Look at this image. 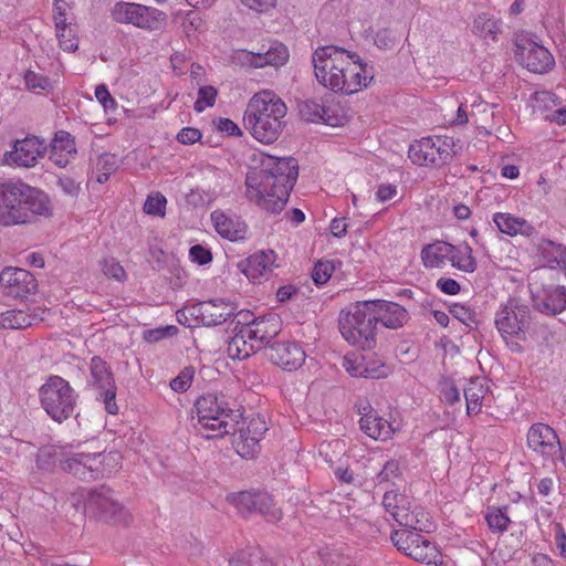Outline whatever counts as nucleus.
<instances>
[{"label":"nucleus","mask_w":566,"mask_h":566,"mask_svg":"<svg viewBox=\"0 0 566 566\" xmlns=\"http://www.w3.org/2000/svg\"><path fill=\"white\" fill-rule=\"evenodd\" d=\"M450 313L452 314V316L454 318L459 319L460 322H462L463 324H465L468 326L474 322L473 312L464 305L453 304L450 307Z\"/></svg>","instance_id":"bf43d9fd"},{"label":"nucleus","mask_w":566,"mask_h":566,"mask_svg":"<svg viewBox=\"0 0 566 566\" xmlns=\"http://www.w3.org/2000/svg\"><path fill=\"white\" fill-rule=\"evenodd\" d=\"M95 97L103 105L105 111L115 109L117 106L116 101L109 94L107 87L104 84L97 85L95 88Z\"/></svg>","instance_id":"13d9d810"},{"label":"nucleus","mask_w":566,"mask_h":566,"mask_svg":"<svg viewBox=\"0 0 566 566\" xmlns=\"http://www.w3.org/2000/svg\"><path fill=\"white\" fill-rule=\"evenodd\" d=\"M298 176V165L292 157L266 156L261 169L247 176V197L260 208L279 213L285 207Z\"/></svg>","instance_id":"f257e3e1"},{"label":"nucleus","mask_w":566,"mask_h":566,"mask_svg":"<svg viewBox=\"0 0 566 566\" xmlns=\"http://www.w3.org/2000/svg\"><path fill=\"white\" fill-rule=\"evenodd\" d=\"M532 323L531 310L516 298H510L502 304L495 315V325L501 336L524 338Z\"/></svg>","instance_id":"1a4fd4ad"},{"label":"nucleus","mask_w":566,"mask_h":566,"mask_svg":"<svg viewBox=\"0 0 566 566\" xmlns=\"http://www.w3.org/2000/svg\"><path fill=\"white\" fill-rule=\"evenodd\" d=\"M255 492L242 491L228 495L227 500L237 507V510L245 515L251 514L253 507Z\"/></svg>","instance_id":"c03bdc74"},{"label":"nucleus","mask_w":566,"mask_h":566,"mask_svg":"<svg viewBox=\"0 0 566 566\" xmlns=\"http://www.w3.org/2000/svg\"><path fill=\"white\" fill-rule=\"evenodd\" d=\"M76 154L75 143L71 135L66 132H59L52 142L50 150V160L56 166L63 168L70 159Z\"/></svg>","instance_id":"c756f323"},{"label":"nucleus","mask_w":566,"mask_h":566,"mask_svg":"<svg viewBox=\"0 0 566 566\" xmlns=\"http://www.w3.org/2000/svg\"><path fill=\"white\" fill-rule=\"evenodd\" d=\"M455 251L457 247L444 241H437L422 248L421 259L426 268H442Z\"/></svg>","instance_id":"7c9ffc66"},{"label":"nucleus","mask_w":566,"mask_h":566,"mask_svg":"<svg viewBox=\"0 0 566 566\" xmlns=\"http://www.w3.org/2000/svg\"><path fill=\"white\" fill-rule=\"evenodd\" d=\"M101 459H103V465L106 468V474L113 472L122 462V455L118 451L101 452Z\"/></svg>","instance_id":"69168bd1"},{"label":"nucleus","mask_w":566,"mask_h":566,"mask_svg":"<svg viewBox=\"0 0 566 566\" xmlns=\"http://www.w3.org/2000/svg\"><path fill=\"white\" fill-rule=\"evenodd\" d=\"M195 407L197 421L193 427L202 437L213 439L237 432L241 413L230 408L223 395L206 394L197 399Z\"/></svg>","instance_id":"20e7f679"},{"label":"nucleus","mask_w":566,"mask_h":566,"mask_svg":"<svg viewBox=\"0 0 566 566\" xmlns=\"http://www.w3.org/2000/svg\"><path fill=\"white\" fill-rule=\"evenodd\" d=\"M87 388L93 390L97 399H102L105 410L111 415L118 412L115 401L116 385L111 367L98 356H94L90 363V377Z\"/></svg>","instance_id":"9b49d317"},{"label":"nucleus","mask_w":566,"mask_h":566,"mask_svg":"<svg viewBox=\"0 0 566 566\" xmlns=\"http://www.w3.org/2000/svg\"><path fill=\"white\" fill-rule=\"evenodd\" d=\"M39 397L45 412L61 423L74 415L78 395L67 380L54 375L40 387Z\"/></svg>","instance_id":"423d86ee"},{"label":"nucleus","mask_w":566,"mask_h":566,"mask_svg":"<svg viewBox=\"0 0 566 566\" xmlns=\"http://www.w3.org/2000/svg\"><path fill=\"white\" fill-rule=\"evenodd\" d=\"M191 380H192V375L189 373L182 371L181 374H179L176 378H174L170 381V387L176 392H184L190 387Z\"/></svg>","instance_id":"338daca9"},{"label":"nucleus","mask_w":566,"mask_h":566,"mask_svg":"<svg viewBox=\"0 0 566 566\" xmlns=\"http://www.w3.org/2000/svg\"><path fill=\"white\" fill-rule=\"evenodd\" d=\"M270 361L285 370H296L305 361V350L295 342H277L266 349Z\"/></svg>","instance_id":"4be33fe9"},{"label":"nucleus","mask_w":566,"mask_h":566,"mask_svg":"<svg viewBox=\"0 0 566 566\" xmlns=\"http://www.w3.org/2000/svg\"><path fill=\"white\" fill-rule=\"evenodd\" d=\"M235 334L228 343V355L232 359H245L250 357L252 354L256 353L259 349L258 343L248 339V335H245V328L241 325L240 328L238 326L234 327Z\"/></svg>","instance_id":"473e14b6"},{"label":"nucleus","mask_w":566,"mask_h":566,"mask_svg":"<svg viewBox=\"0 0 566 566\" xmlns=\"http://www.w3.org/2000/svg\"><path fill=\"white\" fill-rule=\"evenodd\" d=\"M345 61L347 66H344L339 74L346 83L345 87L338 90V92L350 95L367 87L374 77V72L373 67L363 63L356 53L350 52V57H346Z\"/></svg>","instance_id":"412c9836"},{"label":"nucleus","mask_w":566,"mask_h":566,"mask_svg":"<svg viewBox=\"0 0 566 566\" xmlns=\"http://www.w3.org/2000/svg\"><path fill=\"white\" fill-rule=\"evenodd\" d=\"M24 80H25V84H27L28 88H30L32 91H35V90L46 91V90L51 88V81L46 76H44L42 74H38L33 71H28L25 73Z\"/></svg>","instance_id":"603ef678"},{"label":"nucleus","mask_w":566,"mask_h":566,"mask_svg":"<svg viewBox=\"0 0 566 566\" xmlns=\"http://www.w3.org/2000/svg\"><path fill=\"white\" fill-rule=\"evenodd\" d=\"M554 97H555L554 94H552L548 91L535 92L532 96L533 108L535 111H541V112L547 109L551 105H555Z\"/></svg>","instance_id":"6e6d98bb"},{"label":"nucleus","mask_w":566,"mask_h":566,"mask_svg":"<svg viewBox=\"0 0 566 566\" xmlns=\"http://www.w3.org/2000/svg\"><path fill=\"white\" fill-rule=\"evenodd\" d=\"M453 143L440 137H427L410 145L408 156L418 166H443L453 157Z\"/></svg>","instance_id":"f8f14e48"},{"label":"nucleus","mask_w":566,"mask_h":566,"mask_svg":"<svg viewBox=\"0 0 566 566\" xmlns=\"http://www.w3.org/2000/svg\"><path fill=\"white\" fill-rule=\"evenodd\" d=\"M486 391L488 389L480 379L470 380L469 385L464 388V397L469 415L476 413L480 410L481 401Z\"/></svg>","instance_id":"58836bf2"},{"label":"nucleus","mask_w":566,"mask_h":566,"mask_svg":"<svg viewBox=\"0 0 566 566\" xmlns=\"http://www.w3.org/2000/svg\"><path fill=\"white\" fill-rule=\"evenodd\" d=\"M69 3L65 0H55L53 3V20L55 29H62L67 23Z\"/></svg>","instance_id":"5fc2aeb1"},{"label":"nucleus","mask_w":566,"mask_h":566,"mask_svg":"<svg viewBox=\"0 0 566 566\" xmlns=\"http://www.w3.org/2000/svg\"><path fill=\"white\" fill-rule=\"evenodd\" d=\"M237 307L224 300H209L193 304L187 312L206 326H216L233 316Z\"/></svg>","instance_id":"6ab92c4d"},{"label":"nucleus","mask_w":566,"mask_h":566,"mask_svg":"<svg viewBox=\"0 0 566 566\" xmlns=\"http://www.w3.org/2000/svg\"><path fill=\"white\" fill-rule=\"evenodd\" d=\"M493 222L502 233L510 237L517 234L530 237L535 230L534 227L525 219L505 212L494 213Z\"/></svg>","instance_id":"2f4dec72"},{"label":"nucleus","mask_w":566,"mask_h":566,"mask_svg":"<svg viewBox=\"0 0 566 566\" xmlns=\"http://www.w3.org/2000/svg\"><path fill=\"white\" fill-rule=\"evenodd\" d=\"M421 531L405 527L391 533V542L406 556L426 564L436 562V545L421 535Z\"/></svg>","instance_id":"ddd939ff"},{"label":"nucleus","mask_w":566,"mask_h":566,"mask_svg":"<svg viewBox=\"0 0 566 566\" xmlns=\"http://www.w3.org/2000/svg\"><path fill=\"white\" fill-rule=\"evenodd\" d=\"M450 262L452 266L463 272L472 273L476 269V262L472 254V248L468 243L460 245L457 248L455 252H452Z\"/></svg>","instance_id":"ea45409f"},{"label":"nucleus","mask_w":566,"mask_h":566,"mask_svg":"<svg viewBox=\"0 0 566 566\" xmlns=\"http://www.w3.org/2000/svg\"><path fill=\"white\" fill-rule=\"evenodd\" d=\"M189 255L192 261L200 265L207 264L212 260L211 252L200 244L191 247L189 250Z\"/></svg>","instance_id":"e2e57ef3"},{"label":"nucleus","mask_w":566,"mask_h":566,"mask_svg":"<svg viewBox=\"0 0 566 566\" xmlns=\"http://www.w3.org/2000/svg\"><path fill=\"white\" fill-rule=\"evenodd\" d=\"M86 453H75L72 457L65 459L61 467L64 471L70 472L71 474L77 476L81 480H93L92 474L97 470L92 469V467H87Z\"/></svg>","instance_id":"c9c22d12"},{"label":"nucleus","mask_w":566,"mask_h":566,"mask_svg":"<svg viewBox=\"0 0 566 566\" xmlns=\"http://www.w3.org/2000/svg\"><path fill=\"white\" fill-rule=\"evenodd\" d=\"M103 272L105 275L113 277L117 281H123L126 277L124 268L114 259L105 260L103 262Z\"/></svg>","instance_id":"4d7b16f0"},{"label":"nucleus","mask_w":566,"mask_h":566,"mask_svg":"<svg viewBox=\"0 0 566 566\" xmlns=\"http://www.w3.org/2000/svg\"><path fill=\"white\" fill-rule=\"evenodd\" d=\"M400 475V467L397 460L387 461L377 474V483L389 482Z\"/></svg>","instance_id":"864d4df0"},{"label":"nucleus","mask_w":566,"mask_h":566,"mask_svg":"<svg viewBox=\"0 0 566 566\" xmlns=\"http://www.w3.org/2000/svg\"><path fill=\"white\" fill-rule=\"evenodd\" d=\"M542 254L551 268L566 269V245L548 240L542 244Z\"/></svg>","instance_id":"4c0bfd02"},{"label":"nucleus","mask_w":566,"mask_h":566,"mask_svg":"<svg viewBox=\"0 0 566 566\" xmlns=\"http://www.w3.org/2000/svg\"><path fill=\"white\" fill-rule=\"evenodd\" d=\"M268 431L266 422L261 416L247 418L238 429L233 444L242 458H253L260 451V441Z\"/></svg>","instance_id":"dca6fc26"},{"label":"nucleus","mask_w":566,"mask_h":566,"mask_svg":"<svg viewBox=\"0 0 566 566\" xmlns=\"http://www.w3.org/2000/svg\"><path fill=\"white\" fill-rule=\"evenodd\" d=\"M344 368L353 377L382 378L387 375L385 365L369 366L364 359L350 360L345 358Z\"/></svg>","instance_id":"f704fd0d"},{"label":"nucleus","mask_w":566,"mask_h":566,"mask_svg":"<svg viewBox=\"0 0 566 566\" xmlns=\"http://www.w3.org/2000/svg\"><path fill=\"white\" fill-rule=\"evenodd\" d=\"M334 269V264L331 261H318L312 272L315 284H325L331 279Z\"/></svg>","instance_id":"09e8293b"},{"label":"nucleus","mask_w":566,"mask_h":566,"mask_svg":"<svg viewBox=\"0 0 566 566\" xmlns=\"http://www.w3.org/2000/svg\"><path fill=\"white\" fill-rule=\"evenodd\" d=\"M50 211L46 195L22 181L0 182V226L31 223Z\"/></svg>","instance_id":"f03ea898"},{"label":"nucleus","mask_w":566,"mask_h":566,"mask_svg":"<svg viewBox=\"0 0 566 566\" xmlns=\"http://www.w3.org/2000/svg\"><path fill=\"white\" fill-rule=\"evenodd\" d=\"M485 520L491 530L503 532L510 524V518L506 514V507L490 506L485 515Z\"/></svg>","instance_id":"37998d69"},{"label":"nucleus","mask_w":566,"mask_h":566,"mask_svg":"<svg viewBox=\"0 0 566 566\" xmlns=\"http://www.w3.org/2000/svg\"><path fill=\"white\" fill-rule=\"evenodd\" d=\"M527 446L544 460L554 464L562 453V444L557 433L552 427L542 422L534 423L528 429Z\"/></svg>","instance_id":"f3484780"},{"label":"nucleus","mask_w":566,"mask_h":566,"mask_svg":"<svg viewBox=\"0 0 566 566\" xmlns=\"http://www.w3.org/2000/svg\"><path fill=\"white\" fill-rule=\"evenodd\" d=\"M200 138V130L193 127H185L177 135V139L185 145L193 144L198 142Z\"/></svg>","instance_id":"774afa93"},{"label":"nucleus","mask_w":566,"mask_h":566,"mask_svg":"<svg viewBox=\"0 0 566 566\" xmlns=\"http://www.w3.org/2000/svg\"><path fill=\"white\" fill-rule=\"evenodd\" d=\"M217 90L213 86L207 85L199 88L198 98L195 102V111L198 113L203 112L207 107L213 106L216 102Z\"/></svg>","instance_id":"de8ad7c7"},{"label":"nucleus","mask_w":566,"mask_h":566,"mask_svg":"<svg viewBox=\"0 0 566 566\" xmlns=\"http://www.w3.org/2000/svg\"><path fill=\"white\" fill-rule=\"evenodd\" d=\"M211 221L216 231L224 239L240 241L245 238L248 227L240 217L222 210L211 212Z\"/></svg>","instance_id":"a878e982"},{"label":"nucleus","mask_w":566,"mask_h":566,"mask_svg":"<svg viewBox=\"0 0 566 566\" xmlns=\"http://www.w3.org/2000/svg\"><path fill=\"white\" fill-rule=\"evenodd\" d=\"M360 429L370 438L387 440L391 437V424L376 412L369 411L359 420Z\"/></svg>","instance_id":"72a5a7b5"},{"label":"nucleus","mask_w":566,"mask_h":566,"mask_svg":"<svg viewBox=\"0 0 566 566\" xmlns=\"http://www.w3.org/2000/svg\"><path fill=\"white\" fill-rule=\"evenodd\" d=\"M396 42V35L390 29H382L376 33L375 44L379 49H390Z\"/></svg>","instance_id":"680f3d73"},{"label":"nucleus","mask_w":566,"mask_h":566,"mask_svg":"<svg viewBox=\"0 0 566 566\" xmlns=\"http://www.w3.org/2000/svg\"><path fill=\"white\" fill-rule=\"evenodd\" d=\"M346 57H350V52L340 46H318L312 54L317 82L335 93L344 88L346 81L342 78L339 73H342L344 66H347Z\"/></svg>","instance_id":"0eeeda50"},{"label":"nucleus","mask_w":566,"mask_h":566,"mask_svg":"<svg viewBox=\"0 0 566 566\" xmlns=\"http://www.w3.org/2000/svg\"><path fill=\"white\" fill-rule=\"evenodd\" d=\"M245 328V335L249 340L258 343L259 349L265 347L280 333L281 322L275 314H268L252 322H239Z\"/></svg>","instance_id":"b1692460"},{"label":"nucleus","mask_w":566,"mask_h":566,"mask_svg":"<svg viewBox=\"0 0 566 566\" xmlns=\"http://www.w3.org/2000/svg\"><path fill=\"white\" fill-rule=\"evenodd\" d=\"M275 254L273 251H260L250 255L241 263L242 273L252 282H258L268 277L274 266Z\"/></svg>","instance_id":"bb28decb"},{"label":"nucleus","mask_w":566,"mask_h":566,"mask_svg":"<svg viewBox=\"0 0 566 566\" xmlns=\"http://www.w3.org/2000/svg\"><path fill=\"white\" fill-rule=\"evenodd\" d=\"M178 332L177 326L175 325H167L165 327H158L154 329H148L144 333V338L148 343H157L166 337H170L176 335Z\"/></svg>","instance_id":"3c124183"},{"label":"nucleus","mask_w":566,"mask_h":566,"mask_svg":"<svg viewBox=\"0 0 566 566\" xmlns=\"http://www.w3.org/2000/svg\"><path fill=\"white\" fill-rule=\"evenodd\" d=\"M85 507L96 517L113 524H127L129 515L112 489L103 485L88 492Z\"/></svg>","instance_id":"9d476101"},{"label":"nucleus","mask_w":566,"mask_h":566,"mask_svg":"<svg viewBox=\"0 0 566 566\" xmlns=\"http://www.w3.org/2000/svg\"><path fill=\"white\" fill-rule=\"evenodd\" d=\"M45 150L46 146L43 140L36 136H28L14 142L12 149L4 154V160L9 165L33 167L38 159L45 154Z\"/></svg>","instance_id":"aec40b11"},{"label":"nucleus","mask_w":566,"mask_h":566,"mask_svg":"<svg viewBox=\"0 0 566 566\" xmlns=\"http://www.w3.org/2000/svg\"><path fill=\"white\" fill-rule=\"evenodd\" d=\"M382 506L400 526L421 532H429L432 526L424 510L419 505H413L409 499L398 492V490L385 492Z\"/></svg>","instance_id":"6e6552de"},{"label":"nucleus","mask_w":566,"mask_h":566,"mask_svg":"<svg viewBox=\"0 0 566 566\" xmlns=\"http://www.w3.org/2000/svg\"><path fill=\"white\" fill-rule=\"evenodd\" d=\"M252 513H259L264 516L269 522H276L281 518L280 510L275 509L273 499L265 492H255Z\"/></svg>","instance_id":"e433bc0d"},{"label":"nucleus","mask_w":566,"mask_h":566,"mask_svg":"<svg viewBox=\"0 0 566 566\" xmlns=\"http://www.w3.org/2000/svg\"><path fill=\"white\" fill-rule=\"evenodd\" d=\"M289 59V52L285 45L281 43H276L269 48V50L264 53L260 52V61L259 66H282L286 63Z\"/></svg>","instance_id":"a19ab883"},{"label":"nucleus","mask_w":566,"mask_h":566,"mask_svg":"<svg viewBox=\"0 0 566 566\" xmlns=\"http://www.w3.org/2000/svg\"><path fill=\"white\" fill-rule=\"evenodd\" d=\"M530 291L534 307L539 312L556 315L566 308V289L556 284H543L539 274L535 273L530 282Z\"/></svg>","instance_id":"4468645a"},{"label":"nucleus","mask_w":566,"mask_h":566,"mask_svg":"<svg viewBox=\"0 0 566 566\" xmlns=\"http://www.w3.org/2000/svg\"><path fill=\"white\" fill-rule=\"evenodd\" d=\"M0 284L6 294L12 297H25L36 290L35 277L21 268H6L0 273Z\"/></svg>","instance_id":"5701e85b"},{"label":"nucleus","mask_w":566,"mask_h":566,"mask_svg":"<svg viewBox=\"0 0 566 566\" xmlns=\"http://www.w3.org/2000/svg\"><path fill=\"white\" fill-rule=\"evenodd\" d=\"M373 311L376 316V324L381 323L382 326L397 329L402 327L409 319L407 310L398 303L385 300H371Z\"/></svg>","instance_id":"393cba45"},{"label":"nucleus","mask_w":566,"mask_h":566,"mask_svg":"<svg viewBox=\"0 0 566 566\" xmlns=\"http://www.w3.org/2000/svg\"><path fill=\"white\" fill-rule=\"evenodd\" d=\"M87 467H92V469H96V472H93L92 479H98L99 476H104L106 474V468L103 465V459H101V452L95 453H86Z\"/></svg>","instance_id":"052dcab7"},{"label":"nucleus","mask_w":566,"mask_h":566,"mask_svg":"<svg viewBox=\"0 0 566 566\" xmlns=\"http://www.w3.org/2000/svg\"><path fill=\"white\" fill-rule=\"evenodd\" d=\"M45 311L34 307L31 312L9 310L0 314V328L20 329L44 319Z\"/></svg>","instance_id":"c85d7f7f"},{"label":"nucleus","mask_w":566,"mask_h":566,"mask_svg":"<svg viewBox=\"0 0 566 566\" xmlns=\"http://www.w3.org/2000/svg\"><path fill=\"white\" fill-rule=\"evenodd\" d=\"M233 61L243 67L260 69V52L254 53L247 50H239L234 52Z\"/></svg>","instance_id":"8fccbe9b"},{"label":"nucleus","mask_w":566,"mask_h":566,"mask_svg":"<svg viewBox=\"0 0 566 566\" xmlns=\"http://www.w3.org/2000/svg\"><path fill=\"white\" fill-rule=\"evenodd\" d=\"M371 301L349 304L339 314L338 325L343 338L360 349L376 346L377 324Z\"/></svg>","instance_id":"39448f33"},{"label":"nucleus","mask_w":566,"mask_h":566,"mask_svg":"<svg viewBox=\"0 0 566 566\" xmlns=\"http://www.w3.org/2000/svg\"><path fill=\"white\" fill-rule=\"evenodd\" d=\"M298 112L301 117L306 122H323L333 127L343 124V118L336 115L332 107L315 99L301 102L298 104Z\"/></svg>","instance_id":"cd10ccee"},{"label":"nucleus","mask_w":566,"mask_h":566,"mask_svg":"<svg viewBox=\"0 0 566 566\" xmlns=\"http://www.w3.org/2000/svg\"><path fill=\"white\" fill-rule=\"evenodd\" d=\"M55 32L60 46L64 51L74 52L77 50L78 42L75 36V32L70 24L62 25V29H55Z\"/></svg>","instance_id":"a18cd8bd"},{"label":"nucleus","mask_w":566,"mask_h":566,"mask_svg":"<svg viewBox=\"0 0 566 566\" xmlns=\"http://www.w3.org/2000/svg\"><path fill=\"white\" fill-rule=\"evenodd\" d=\"M499 31L500 27L497 21L489 18L485 13L478 15L473 22V32L485 39L495 40Z\"/></svg>","instance_id":"79ce46f5"},{"label":"nucleus","mask_w":566,"mask_h":566,"mask_svg":"<svg viewBox=\"0 0 566 566\" xmlns=\"http://www.w3.org/2000/svg\"><path fill=\"white\" fill-rule=\"evenodd\" d=\"M441 396L447 403L454 405L460 400V390L453 382L444 381L441 387Z\"/></svg>","instance_id":"0e129e2a"},{"label":"nucleus","mask_w":566,"mask_h":566,"mask_svg":"<svg viewBox=\"0 0 566 566\" xmlns=\"http://www.w3.org/2000/svg\"><path fill=\"white\" fill-rule=\"evenodd\" d=\"M167 200L164 195L159 192L151 193L147 197L144 203V211L147 214L165 216Z\"/></svg>","instance_id":"49530a36"},{"label":"nucleus","mask_w":566,"mask_h":566,"mask_svg":"<svg viewBox=\"0 0 566 566\" xmlns=\"http://www.w3.org/2000/svg\"><path fill=\"white\" fill-rule=\"evenodd\" d=\"M515 57L520 64L533 73H545L555 64L553 55L546 48L526 36L516 39Z\"/></svg>","instance_id":"2eb2a0df"},{"label":"nucleus","mask_w":566,"mask_h":566,"mask_svg":"<svg viewBox=\"0 0 566 566\" xmlns=\"http://www.w3.org/2000/svg\"><path fill=\"white\" fill-rule=\"evenodd\" d=\"M286 106L272 91L256 93L248 103L243 125L259 142L271 144L281 134Z\"/></svg>","instance_id":"7ed1b4c3"},{"label":"nucleus","mask_w":566,"mask_h":566,"mask_svg":"<svg viewBox=\"0 0 566 566\" xmlns=\"http://www.w3.org/2000/svg\"><path fill=\"white\" fill-rule=\"evenodd\" d=\"M163 13L156 9L128 2H118L115 4L112 15L118 23L133 24L137 28L154 30L158 27L157 15Z\"/></svg>","instance_id":"a211bd4d"}]
</instances>
